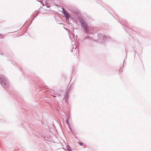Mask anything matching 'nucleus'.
I'll return each instance as SVG.
<instances>
[{
  "instance_id": "nucleus-7",
  "label": "nucleus",
  "mask_w": 151,
  "mask_h": 151,
  "mask_svg": "<svg viewBox=\"0 0 151 151\" xmlns=\"http://www.w3.org/2000/svg\"><path fill=\"white\" fill-rule=\"evenodd\" d=\"M67 149L68 151H72V149L70 146L68 145L66 146Z\"/></svg>"
},
{
  "instance_id": "nucleus-3",
  "label": "nucleus",
  "mask_w": 151,
  "mask_h": 151,
  "mask_svg": "<svg viewBox=\"0 0 151 151\" xmlns=\"http://www.w3.org/2000/svg\"><path fill=\"white\" fill-rule=\"evenodd\" d=\"M73 85L72 84L70 85L69 88L67 90V92L65 95L64 99H65V101L66 102L67 101H68V95L69 92L70 91L71 88H73Z\"/></svg>"
},
{
  "instance_id": "nucleus-18",
  "label": "nucleus",
  "mask_w": 151,
  "mask_h": 151,
  "mask_svg": "<svg viewBox=\"0 0 151 151\" xmlns=\"http://www.w3.org/2000/svg\"><path fill=\"white\" fill-rule=\"evenodd\" d=\"M96 1H98V3H99V2H98V1L97 0H96Z\"/></svg>"
},
{
  "instance_id": "nucleus-14",
  "label": "nucleus",
  "mask_w": 151,
  "mask_h": 151,
  "mask_svg": "<svg viewBox=\"0 0 151 151\" xmlns=\"http://www.w3.org/2000/svg\"><path fill=\"white\" fill-rule=\"evenodd\" d=\"M122 68L120 69V70H119V71H120V72H122Z\"/></svg>"
},
{
  "instance_id": "nucleus-22",
  "label": "nucleus",
  "mask_w": 151,
  "mask_h": 151,
  "mask_svg": "<svg viewBox=\"0 0 151 151\" xmlns=\"http://www.w3.org/2000/svg\"><path fill=\"white\" fill-rule=\"evenodd\" d=\"M125 51H126V50H125ZM125 52H126V51H125Z\"/></svg>"
},
{
  "instance_id": "nucleus-2",
  "label": "nucleus",
  "mask_w": 151,
  "mask_h": 151,
  "mask_svg": "<svg viewBox=\"0 0 151 151\" xmlns=\"http://www.w3.org/2000/svg\"><path fill=\"white\" fill-rule=\"evenodd\" d=\"M0 83L6 90H8L9 88V86L6 78L1 75H0Z\"/></svg>"
},
{
  "instance_id": "nucleus-9",
  "label": "nucleus",
  "mask_w": 151,
  "mask_h": 151,
  "mask_svg": "<svg viewBox=\"0 0 151 151\" xmlns=\"http://www.w3.org/2000/svg\"><path fill=\"white\" fill-rule=\"evenodd\" d=\"M97 38H98V39L99 40H100V37L101 36H102V34H101V33H98V34H97Z\"/></svg>"
},
{
  "instance_id": "nucleus-4",
  "label": "nucleus",
  "mask_w": 151,
  "mask_h": 151,
  "mask_svg": "<svg viewBox=\"0 0 151 151\" xmlns=\"http://www.w3.org/2000/svg\"><path fill=\"white\" fill-rule=\"evenodd\" d=\"M63 14L64 15L66 18L67 20H69V15L66 12L65 10L63 9Z\"/></svg>"
},
{
  "instance_id": "nucleus-5",
  "label": "nucleus",
  "mask_w": 151,
  "mask_h": 151,
  "mask_svg": "<svg viewBox=\"0 0 151 151\" xmlns=\"http://www.w3.org/2000/svg\"><path fill=\"white\" fill-rule=\"evenodd\" d=\"M119 22L121 24H122L125 25H127V21L124 19H119Z\"/></svg>"
},
{
  "instance_id": "nucleus-1",
  "label": "nucleus",
  "mask_w": 151,
  "mask_h": 151,
  "mask_svg": "<svg viewBox=\"0 0 151 151\" xmlns=\"http://www.w3.org/2000/svg\"><path fill=\"white\" fill-rule=\"evenodd\" d=\"M77 19L85 32L87 33H88L89 31V27L86 21L81 16H78Z\"/></svg>"
},
{
  "instance_id": "nucleus-8",
  "label": "nucleus",
  "mask_w": 151,
  "mask_h": 151,
  "mask_svg": "<svg viewBox=\"0 0 151 151\" xmlns=\"http://www.w3.org/2000/svg\"><path fill=\"white\" fill-rule=\"evenodd\" d=\"M105 37H106V36L105 35L102 34V36L100 37V40H104L105 38Z\"/></svg>"
},
{
  "instance_id": "nucleus-16",
  "label": "nucleus",
  "mask_w": 151,
  "mask_h": 151,
  "mask_svg": "<svg viewBox=\"0 0 151 151\" xmlns=\"http://www.w3.org/2000/svg\"><path fill=\"white\" fill-rule=\"evenodd\" d=\"M34 18H33V19H32V20H34ZM32 21H31V22H32Z\"/></svg>"
},
{
  "instance_id": "nucleus-13",
  "label": "nucleus",
  "mask_w": 151,
  "mask_h": 151,
  "mask_svg": "<svg viewBox=\"0 0 151 151\" xmlns=\"http://www.w3.org/2000/svg\"><path fill=\"white\" fill-rule=\"evenodd\" d=\"M79 145L80 146H82L83 145V143L82 142H81L80 143Z\"/></svg>"
},
{
  "instance_id": "nucleus-10",
  "label": "nucleus",
  "mask_w": 151,
  "mask_h": 151,
  "mask_svg": "<svg viewBox=\"0 0 151 151\" xmlns=\"http://www.w3.org/2000/svg\"><path fill=\"white\" fill-rule=\"evenodd\" d=\"M67 116H68L67 117V120L66 121H65V122L66 123V124H68V125H69V122H68V120L69 119V115L68 114L67 115Z\"/></svg>"
},
{
  "instance_id": "nucleus-6",
  "label": "nucleus",
  "mask_w": 151,
  "mask_h": 151,
  "mask_svg": "<svg viewBox=\"0 0 151 151\" xmlns=\"http://www.w3.org/2000/svg\"><path fill=\"white\" fill-rule=\"evenodd\" d=\"M73 50L71 51L72 52L73 51L74 49H75L74 51L76 50V51L77 52L78 50V46H76V45L74 44V45L73 46Z\"/></svg>"
},
{
  "instance_id": "nucleus-15",
  "label": "nucleus",
  "mask_w": 151,
  "mask_h": 151,
  "mask_svg": "<svg viewBox=\"0 0 151 151\" xmlns=\"http://www.w3.org/2000/svg\"><path fill=\"white\" fill-rule=\"evenodd\" d=\"M127 28L128 29H129L130 30H132V29H131L129 28H128V27H127Z\"/></svg>"
},
{
  "instance_id": "nucleus-11",
  "label": "nucleus",
  "mask_w": 151,
  "mask_h": 151,
  "mask_svg": "<svg viewBox=\"0 0 151 151\" xmlns=\"http://www.w3.org/2000/svg\"><path fill=\"white\" fill-rule=\"evenodd\" d=\"M91 37L89 36H87L83 39V40H86L87 39H89Z\"/></svg>"
},
{
  "instance_id": "nucleus-12",
  "label": "nucleus",
  "mask_w": 151,
  "mask_h": 151,
  "mask_svg": "<svg viewBox=\"0 0 151 151\" xmlns=\"http://www.w3.org/2000/svg\"><path fill=\"white\" fill-rule=\"evenodd\" d=\"M38 14V13H37V12L36 11V12H35L34 13V15H35V16L34 17V18H35L36 17V16Z\"/></svg>"
},
{
  "instance_id": "nucleus-23",
  "label": "nucleus",
  "mask_w": 151,
  "mask_h": 151,
  "mask_svg": "<svg viewBox=\"0 0 151 151\" xmlns=\"http://www.w3.org/2000/svg\"><path fill=\"white\" fill-rule=\"evenodd\" d=\"M1 35V34H0V36Z\"/></svg>"
},
{
  "instance_id": "nucleus-21",
  "label": "nucleus",
  "mask_w": 151,
  "mask_h": 151,
  "mask_svg": "<svg viewBox=\"0 0 151 151\" xmlns=\"http://www.w3.org/2000/svg\"><path fill=\"white\" fill-rule=\"evenodd\" d=\"M70 82L69 83V84H70Z\"/></svg>"
},
{
  "instance_id": "nucleus-17",
  "label": "nucleus",
  "mask_w": 151,
  "mask_h": 151,
  "mask_svg": "<svg viewBox=\"0 0 151 151\" xmlns=\"http://www.w3.org/2000/svg\"><path fill=\"white\" fill-rule=\"evenodd\" d=\"M53 96V97H56V96Z\"/></svg>"
},
{
  "instance_id": "nucleus-20",
  "label": "nucleus",
  "mask_w": 151,
  "mask_h": 151,
  "mask_svg": "<svg viewBox=\"0 0 151 151\" xmlns=\"http://www.w3.org/2000/svg\"><path fill=\"white\" fill-rule=\"evenodd\" d=\"M70 82L69 83V84H70Z\"/></svg>"
},
{
  "instance_id": "nucleus-19",
  "label": "nucleus",
  "mask_w": 151,
  "mask_h": 151,
  "mask_svg": "<svg viewBox=\"0 0 151 151\" xmlns=\"http://www.w3.org/2000/svg\"><path fill=\"white\" fill-rule=\"evenodd\" d=\"M70 82L69 83V84H70Z\"/></svg>"
}]
</instances>
